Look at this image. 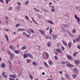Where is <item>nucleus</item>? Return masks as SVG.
I'll return each instance as SVG.
<instances>
[{"label": "nucleus", "mask_w": 80, "mask_h": 80, "mask_svg": "<svg viewBox=\"0 0 80 80\" xmlns=\"http://www.w3.org/2000/svg\"><path fill=\"white\" fill-rule=\"evenodd\" d=\"M74 17H75V18L77 20L79 24H80V18L78 17L76 15H75Z\"/></svg>", "instance_id": "1"}, {"label": "nucleus", "mask_w": 80, "mask_h": 80, "mask_svg": "<svg viewBox=\"0 0 80 80\" xmlns=\"http://www.w3.org/2000/svg\"><path fill=\"white\" fill-rule=\"evenodd\" d=\"M69 35H70L71 36H72V37L73 36V35L71 34V33L70 32H69Z\"/></svg>", "instance_id": "57"}, {"label": "nucleus", "mask_w": 80, "mask_h": 80, "mask_svg": "<svg viewBox=\"0 0 80 80\" xmlns=\"http://www.w3.org/2000/svg\"><path fill=\"white\" fill-rule=\"evenodd\" d=\"M57 34H55L54 35L53 37V40H56V38H57Z\"/></svg>", "instance_id": "20"}, {"label": "nucleus", "mask_w": 80, "mask_h": 80, "mask_svg": "<svg viewBox=\"0 0 80 80\" xmlns=\"http://www.w3.org/2000/svg\"><path fill=\"white\" fill-rule=\"evenodd\" d=\"M14 52L15 53H17V54H18V51L17 50H14Z\"/></svg>", "instance_id": "27"}, {"label": "nucleus", "mask_w": 80, "mask_h": 80, "mask_svg": "<svg viewBox=\"0 0 80 80\" xmlns=\"http://www.w3.org/2000/svg\"><path fill=\"white\" fill-rule=\"evenodd\" d=\"M11 58H10V60L11 61H12V60H13V57H10Z\"/></svg>", "instance_id": "43"}, {"label": "nucleus", "mask_w": 80, "mask_h": 80, "mask_svg": "<svg viewBox=\"0 0 80 80\" xmlns=\"http://www.w3.org/2000/svg\"><path fill=\"white\" fill-rule=\"evenodd\" d=\"M74 72H75V73H77V72H78V70H77V68H75L74 69Z\"/></svg>", "instance_id": "25"}, {"label": "nucleus", "mask_w": 80, "mask_h": 80, "mask_svg": "<svg viewBox=\"0 0 80 80\" xmlns=\"http://www.w3.org/2000/svg\"><path fill=\"white\" fill-rule=\"evenodd\" d=\"M28 57H29L30 58H33V57L32 56V55H31V54L30 53L28 54Z\"/></svg>", "instance_id": "13"}, {"label": "nucleus", "mask_w": 80, "mask_h": 80, "mask_svg": "<svg viewBox=\"0 0 80 80\" xmlns=\"http://www.w3.org/2000/svg\"><path fill=\"white\" fill-rule=\"evenodd\" d=\"M44 53L46 55V57H47V58H48V57H49V55H48V53H47V52H45Z\"/></svg>", "instance_id": "22"}, {"label": "nucleus", "mask_w": 80, "mask_h": 80, "mask_svg": "<svg viewBox=\"0 0 80 80\" xmlns=\"http://www.w3.org/2000/svg\"><path fill=\"white\" fill-rule=\"evenodd\" d=\"M54 58L55 60H57L58 59V58L57 57V56H54Z\"/></svg>", "instance_id": "38"}, {"label": "nucleus", "mask_w": 80, "mask_h": 80, "mask_svg": "<svg viewBox=\"0 0 80 80\" xmlns=\"http://www.w3.org/2000/svg\"><path fill=\"white\" fill-rule=\"evenodd\" d=\"M28 3H29V2H28V1H27L26 2V3H25V4L27 5V4H28Z\"/></svg>", "instance_id": "44"}, {"label": "nucleus", "mask_w": 80, "mask_h": 80, "mask_svg": "<svg viewBox=\"0 0 80 80\" xmlns=\"http://www.w3.org/2000/svg\"><path fill=\"white\" fill-rule=\"evenodd\" d=\"M73 55L74 57H75V56L77 55V53H76V52H74V53H73Z\"/></svg>", "instance_id": "42"}, {"label": "nucleus", "mask_w": 80, "mask_h": 80, "mask_svg": "<svg viewBox=\"0 0 80 80\" xmlns=\"http://www.w3.org/2000/svg\"><path fill=\"white\" fill-rule=\"evenodd\" d=\"M47 80H53L52 79L50 78V79H47Z\"/></svg>", "instance_id": "64"}, {"label": "nucleus", "mask_w": 80, "mask_h": 80, "mask_svg": "<svg viewBox=\"0 0 80 80\" xmlns=\"http://www.w3.org/2000/svg\"><path fill=\"white\" fill-rule=\"evenodd\" d=\"M66 77L67 78H69V76H68V75L66 74Z\"/></svg>", "instance_id": "47"}, {"label": "nucleus", "mask_w": 80, "mask_h": 80, "mask_svg": "<svg viewBox=\"0 0 80 80\" xmlns=\"http://www.w3.org/2000/svg\"><path fill=\"white\" fill-rule=\"evenodd\" d=\"M59 72H60V74H62V73H63V72H62V71H59Z\"/></svg>", "instance_id": "59"}, {"label": "nucleus", "mask_w": 80, "mask_h": 80, "mask_svg": "<svg viewBox=\"0 0 80 80\" xmlns=\"http://www.w3.org/2000/svg\"><path fill=\"white\" fill-rule=\"evenodd\" d=\"M67 65L68 67H73V66L71 65L70 63L67 64Z\"/></svg>", "instance_id": "10"}, {"label": "nucleus", "mask_w": 80, "mask_h": 80, "mask_svg": "<svg viewBox=\"0 0 80 80\" xmlns=\"http://www.w3.org/2000/svg\"><path fill=\"white\" fill-rule=\"evenodd\" d=\"M10 57H14V54L13 53H11L10 55Z\"/></svg>", "instance_id": "15"}, {"label": "nucleus", "mask_w": 80, "mask_h": 80, "mask_svg": "<svg viewBox=\"0 0 80 80\" xmlns=\"http://www.w3.org/2000/svg\"><path fill=\"white\" fill-rule=\"evenodd\" d=\"M32 65L34 66H37V63L36 62L34 61L32 62Z\"/></svg>", "instance_id": "6"}, {"label": "nucleus", "mask_w": 80, "mask_h": 80, "mask_svg": "<svg viewBox=\"0 0 80 80\" xmlns=\"http://www.w3.org/2000/svg\"><path fill=\"white\" fill-rule=\"evenodd\" d=\"M57 52L58 53H62V50H57Z\"/></svg>", "instance_id": "28"}, {"label": "nucleus", "mask_w": 80, "mask_h": 80, "mask_svg": "<svg viewBox=\"0 0 80 80\" xmlns=\"http://www.w3.org/2000/svg\"><path fill=\"white\" fill-rule=\"evenodd\" d=\"M26 48H27V47L25 46L22 47V50H25V49H26Z\"/></svg>", "instance_id": "19"}, {"label": "nucleus", "mask_w": 80, "mask_h": 80, "mask_svg": "<svg viewBox=\"0 0 80 80\" xmlns=\"http://www.w3.org/2000/svg\"><path fill=\"white\" fill-rule=\"evenodd\" d=\"M62 50H64L65 49V48L63 47H62V48H61Z\"/></svg>", "instance_id": "62"}, {"label": "nucleus", "mask_w": 80, "mask_h": 80, "mask_svg": "<svg viewBox=\"0 0 80 80\" xmlns=\"http://www.w3.org/2000/svg\"><path fill=\"white\" fill-rule=\"evenodd\" d=\"M29 76L31 79V80H32V79H33V76H32L31 75H30Z\"/></svg>", "instance_id": "34"}, {"label": "nucleus", "mask_w": 80, "mask_h": 80, "mask_svg": "<svg viewBox=\"0 0 80 80\" xmlns=\"http://www.w3.org/2000/svg\"><path fill=\"white\" fill-rule=\"evenodd\" d=\"M61 63L62 64H63V65H64V64H65V63H66L65 61H62Z\"/></svg>", "instance_id": "39"}, {"label": "nucleus", "mask_w": 80, "mask_h": 80, "mask_svg": "<svg viewBox=\"0 0 80 80\" xmlns=\"http://www.w3.org/2000/svg\"><path fill=\"white\" fill-rule=\"evenodd\" d=\"M22 35H25V36H26V35H27V34H26V33L25 32H23L22 33Z\"/></svg>", "instance_id": "45"}, {"label": "nucleus", "mask_w": 80, "mask_h": 80, "mask_svg": "<svg viewBox=\"0 0 80 80\" xmlns=\"http://www.w3.org/2000/svg\"><path fill=\"white\" fill-rule=\"evenodd\" d=\"M79 40H80V36H79L77 38H76L75 41L76 42H78Z\"/></svg>", "instance_id": "4"}, {"label": "nucleus", "mask_w": 80, "mask_h": 80, "mask_svg": "<svg viewBox=\"0 0 80 80\" xmlns=\"http://www.w3.org/2000/svg\"><path fill=\"white\" fill-rule=\"evenodd\" d=\"M25 36L26 37H28V38H30V36L28 34H26Z\"/></svg>", "instance_id": "29"}, {"label": "nucleus", "mask_w": 80, "mask_h": 80, "mask_svg": "<svg viewBox=\"0 0 80 80\" xmlns=\"http://www.w3.org/2000/svg\"><path fill=\"white\" fill-rule=\"evenodd\" d=\"M13 75L12 74H10L9 75V77H11V78H13Z\"/></svg>", "instance_id": "50"}, {"label": "nucleus", "mask_w": 80, "mask_h": 80, "mask_svg": "<svg viewBox=\"0 0 80 80\" xmlns=\"http://www.w3.org/2000/svg\"><path fill=\"white\" fill-rule=\"evenodd\" d=\"M26 62H27V63H29V62H30V60L29 59H27L26 60Z\"/></svg>", "instance_id": "32"}, {"label": "nucleus", "mask_w": 80, "mask_h": 80, "mask_svg": "<svg viewBox=\"0 0 80 80\" xmlns=\"http://www.w3.org/2000/svg\"><path fill=\"white\" fill-rule=\"evenodd\" d=\"M62 43L65 46H67V43L65 41H62Z\"/></svg>", "instance_id": "12"}, {"label": "nucleus", "mask_w": 80, "mask_h": 80, "mask_svg": "<svg viewBox=\"0 0 80 80\" xmlns=\"http://www.w3.org/2000/svg\"><path fill=\"white\" fill-rule=\"evenodd\" d=\"M5 74H6V72H4L2 73V76H3V75H5Z\"/></svg>", "instance_id": "35"}, {"label": "nucleus", "mask_w": 80, "mask_h": 80, "mask_svg": "<svg viewBox=\"0 0 80 80\" xmlns=\"http://www.w3.org/2000/svg\"><path fill=\"white\" fill-rule=\"evenodd\" d=\"M63 26L64 27H67V24H65V25L64 24L63 25Z\"/></svg>", "instance_id": "52"}, {"label": "nucleus", "mask_w": 80, "mask_h": 80, "mask_svg": "<svg viewBox=\"0 0 80 80\" xmlns=\"http://www.w3.org/2000/svg\"><path fill=\"white\" fill-rule=\"evenodd\" d=\"M9 70L10 71H12V66L9 67Z\"/></svg>", "instance_id": "41"}, {"label": "nucleus", "mask_w": 80, "mask_h": 80, "mask_svg": "<svg viewBox=\"0 0 80 80\" xmlns=\"http://www.w3.org/2000/svg\"><path fill=\"white\" fill-rule=\"evenodd\" d=\"M67 57L68 59L71 60H73V58L71 56H70L69 55H67Z\"/></svg>", "instance_id": "2"}, {"label": "nucleus", "mask_w": 80, "mask_h": 80, "mask_svg": "<svg viewBox=\"0 0 80 80\" xmlns=\"http://www.w3.org/2000/svg\"><path fill=\"white\" fill-rule=\"evenodd\" d=\"M19 25V24H17L16 25V27H18Z\"/></svg>", "instance_id": "56"}, {"label": "nucleus", "mask_w": 80, "mask_h": 80, "mask_svg": "<svg viewBox=\"0 0 80 80\" xmlns=\"http://www.w3.org/2000/svg\"><path fill=\"white\" fill-rule=\"evenodd\" d=\"M9 80H15V79H13L12 78H9Z\"/></svg>", "instance_id": "54"}, {"label": "nucleus", "mask_w": 80, "mask_h": 80, "mask_svg": "<svg viewBox=\"0 0 80 80\" xmlns=\"http://www.w3.org/2000/svg\"><path fill=\"white\" fill-rule=\"evenodd\" d=\"M0 2L1 3H3V0H0Z\"/></svg>", "instance_id": "60"}, {"label": "nucleus", "mask_w": 80, "mask_h": 80, "mask_svg": "<svg viewBox=\"0 0 80 80\" xmlns=\"http://www.w3.org/2000/svg\"><path fill=\"white\" fill-rule=\"evenodd\" d=\"M17 77V76L15 74L13 75L12 78H15Z\"/></svg>", "instance_id": "31"}, {"label": "nucleus", "mask_w": 80, "mask_h": 80, "mask_svg": "<svg viewBox=\"0 0 80 80\" xmlns=\"http://www.w3.org/2000/svg\"><path fill=\"white\" fill-rule=\"evenodd\" d=\"M9 48L10 49H12V50H13L14 49V47H13V46H10Z\"/></svg>", "instance_id": "24"}, {"label": "nucleus", "mask_w": 80, "mask_h": 80, "mask_svg": "<svg viewBox=\"0 0 80 80\" xmlns=\"http://www.w3.org/2000/svg\"><path fill=\"white\" fill-rule=\"evenodd\" d=\"M34 10H35V11H36V12H40V10H38V9H37L34 8Z\"/></svg>", "instance_id": "23"}, {"label": "nucleus", "mask_w": 80, "mask_h": 80, "mask_svg": "<svg viewBox=\"0 0 80 80\" xmlns=\"http://www.w3.org/2000/svg\"><path fill=\"white\" fill-rule=\"evenodd\" d=\"M50 45H51V42H48L47 44V46H48V47H50Z\"/></svg>", "instance_id": "17"}, {"label": "nucleus", "mask_w": 80, "mask_h": 80, "mask_svg": "<svg viewBox=\"0 0 80 80\" xmlns=\"http://www.w3.org/2000/svg\"><path fill=\"white\" fill-rule=\"evenodd\" d=\"M74 62H75L76 64H78L80 62V61L79 60H77L76 59L74 60Z\"/></svg>", "instance_id": "3"}, {"label": "nucleus", "mask_w": 80, "mask_h": 80, "mask_svg": "<svg viewBox=\"0 0 80 80\" xmlns=\"http://www.w3.org/2000/svg\"><path fill=\"white\" fill-rule=\"evenodd\" d=\"M45 38L46 39H48V38H49V37H48V36H45Z\"/></svg>", "instance_id": "40"}, {"label": "nucleus", "mask_w": 80, "mask_h": 80, "mask_svg": "<svg viewBox=\"0 0 80 80\" xmlns=\"http://www.w3.org/2000/svg\"><path fill=\"white\" fill-rule=\"evenodd\" d=\"M71 46H72V43L71 42H70L68 43V48H70V47H71Z\"/></svg>", "instance_id": "11"}, {"label": "nucleus", "mask_w": 80, "mask_h": 80, "mask_svg": "<svg viewBox=\"0 0 80 80\" xmlns=\"http://www.w3.org/2000/svg\"><path fill=\"white\" fill-rule=\"evenodd\" d=\"M44 65H45V66H46V67H48V65L47 62H44Z\"/></svg>", "instance_id": "16"}, {"label": "nucleus", "mask_w": 80, "mask_h": 80, "mask_svg": "<svg viewBox=\"0 0 80 80\" xmlns=\"http://www.w3.org/2000/svg\"><path fill=\"white\" fill-rule=\"evenodd\" d=\"M48 63L50 65H53V63L51 61H48Z\"/></svg>", "instance_id": "9"}, {"label": "nucleus", "mask_w": 80, "mask_h": 80, "mask_svg": "<svg viewBox=\"0 0 80 80\" xmlns=\"http://www.w3.org/2000/svg\"><path fill=\"white\" fill-rule=\"evenodd\" d=\"M61 79L62 80H65V79L63 77H62Z\"/></svg>", "instance_id": "61"}, {"label": "nucleus", "mask_w": 80, "mask_h": 80, "mask_svg": "<svg viewBox=\"0 0 80 80\" xmlns=\"http://www.w3.org/2000/svg\"><path fill=\"white\" fill-rule=\"evenodd\" d=\"M5 36L7 41L8 42H9V39H8V36L7 35H5Z\"/></svg>", "instance_id": "7"}, {"label": "nucleus", "mask_w": 80, "mask_h": 80, "mask_svg": "<svg viewBox=\"0 0 80 80\" xmlns=\"http://www.w3.org/2000/svg\"><path fill=\"white\" fill-rule=\"evenodd\" d=\"M48 22L49 23H51V24H53V22H52V21H49Z\"/></svg>", "instance_id": "33"}, {"label": "nucleus", "mask_w": 80, "mask_h": 80, "mask_svg": "<svg viewBox=\"0 0 80 80\" xmlns=\"http://www.w3.org/2000/svg\"><path fill=\"white\" fill-rule=\"evenodd\" d=\"M17 3L18 5H21V3L19 2H17Z\"/></svg>", "instance_id": "55"}, {"label": "nucleus", "mask_w": 80, "mask_h": 80, "mask_svg": "<svg viewBox=\"0 0 80 80\" xmlns=\"http://www.w3.org/2000/svg\"><path fill=\"white\" fill-rule=\"evenodd\" d=\"M53 31H52V28H50L49 31V34L50 35H52V32Z\"/></svg>", "instance_id": "14"}, {"label": "nucleus", "mask_w": 80, "mask_h": 80, "mask_svg": "<svg viewBox=\"0 0 80 80\" xmlns=\"http://www.w3.org/2000/svg\"><path fill=\"white\" fill-rule=\"evenodd\" d=\"M51 12H54L55 11V9L52 8L51 9Z\"/></svg>", "instance_id": "49"}, {"label": "nucleus", "mask_w": 80, "mask_h": 80, "mask_svg": "<svg viewBox=\"0 0 80 80\" xmlns=\"http://www.w3.org/2000/svg\"><path fill=\"white\" fill-rule=\"evenodd\" d=\"M10 0H6V3H7V4L8 3V1H10Z\"/></svg>", "instance_id": "51"}, {"label": "nucleus", "mask_w": 80, "mask_h": 80, "mask_svg": "<svg viewBox=\"0 0 80 80\" xmlns=\"http://www.w3.org/2000/svg\"><path fill=\"white\" fill-rule=\"evenodd\" d=\"M29 31H30V32H31V33H34V31L32 29L29 28Z\"/></svg>", "instance_id": "21"}, {"label": "nucleus", "mask_w": 80, "mask_h": 80, "mask_svg": "<svg viewBox=\"0 0 80 80\" xmlns=\"http://www.w3.org/2000/svg\"><path fill=\"white\" fill-rule=\"evenodd\" d=\"M72 33H75L76 31H75V29H73L72 30Z\"/></svg>", "instance_id": "36"}, {"label": "nucleus", "mask_w": 80, "mask_h": 80, "mask_svg": "<svg viewBox=\"0 0 80 80\" xmlns=\"http://www.w3.org/2000/svg\"><path fill=\"white\" fill-rule=\"evenodd\" d=\"M4 78H7V77H8V76H7V75H3L2 76Z\"/></svg>", "instance_id": "30"}, {"label": "nucleus", "mask_w": 80, "mask_h": 80, "mask_svg": "<svg viewBox=\"0 0 80 80\" xmlns=\"http://www.w3.org/2000/svg\"><path fill=\"white\" fill-rule=\"evenodd\" d=\"M72 76L74 79L76 78L77 77V75L75 74H72Z\"/></svg>", "instance_id": "8"}, {"label": "nucleus", "mask_w": 80, "mask_h": 80, "mask_svg": "<svg viewBox=\"0 0 80 80\" xmlns=\"http://www.w3.org/2000/svg\"><path fill=\"white\" fill-rule=\"evenodd\" d=\"M77 47H78V49H80V47L79 46H77Z\"/></svg>", "instance_id": "63"}, {"label": "nucleus", "mask_w": 80, "mask_h": 80, "mask_svg": "<svg viewBox=\"0 0 80 80\" xmlns=\"http://www.w3.org/2000/svg\"><path fill=\"white\" fill-rule=\"evenodd\" d=\"M8 54H9V55H10L11 53L10 52V51H8Z\"/></svg>", "instance_id": "53"}, {"label": "nucleus", "mask_w": 80, "mask_h": 80, "mask_svg": "<svg viewBox=\"0 0 80 80\" xmlns=\"http://www.w3.org/2000/svg\"><path fill=\"white\" fill-rule=\"evenodd\" d=\"M5 64L2 63L1 65V67H2V68H5Z\"/></svg>", "instance_id": "18"}, {"label": "nucleus", "mask_w": 80, "mask_h": 80, "mask_svg": "<svg viewBox=\"0 0 80 80\" xmlns=\"http://www.w3.org/2000/svg\"><path fill=\"white\" fill-rule=\"evenodd\" d=\"M25 18L26 19V20H28L29 18H28V17L27 16H25Z\"/></svg>", "instance_id": "46"}, {"label": "nucleus", "mask_w": 80, "mask_h": 80, "mask_svg": "<svg viewBox=\"0 0 80 80\" xmlns=\"http://www.w3.org/2000/svg\"><path fill=\"white\" fill-rule=\"evenodd\" d=\"M5 18L6 20H8V17H6Z\"/></svg>", "instance_id": "58"}, {"label": "nucleus", "mask_w": 80, "mask_h": 80, "mask_svg": "<svg viewBox=\"0 0 80 80\" xmlns=\"http://www.w3.org/2000/svg\"><path fill=\"white\" fill-rule=\"evenodd\" d=\"M9 10H12V8L11 7H10L9 8Z\"/></svg>", "instance_id": "48"}, {"label": "nucleus", "mask_w": 80, "mask_h": 80, "mask_svg": "<svg viewBox=\"0 0 80 80\" xmlns=\"http://www.w3.org/2000/svg\"><path fill=\"white\" fill-rule=\"evenodd\" d=\"M39 32L41 33V34H42V35H43V36H45V33L43 32V31H42V30H39Z\"/></svg>", "instance_id": "5"}, {"label": "nucleus", "mask_w": 80, "mask_h": 80, "mask_svg": "<svg viewBox=\"0 0 80 80\" xmlns=\"http://www.w3.org/2000/svg\"><path fill=\"white\" fill-rule=\"evenodd\" d=\"M23 57L24 58H27V57H28V54H24Z\"/></svg>", "instance_id": "26"}, {"label": "nucleus", "mask_w": 80, "mask_h": 80, "mask_svg": "<svg viewBox=\"0 0 80 80\" xmlns=\"http://www.w3.org/2000/svg\"><path fill=\"white\" fill-rule=\"evenodd\" d=\"M32 21H33V22H34V23H37V22L35 21L34 19H33V18H32Z\"/></svg>", "instance_id": "37"}]
</instances>
